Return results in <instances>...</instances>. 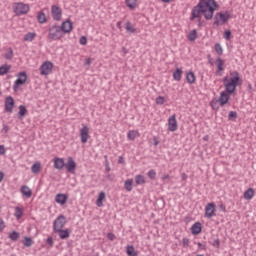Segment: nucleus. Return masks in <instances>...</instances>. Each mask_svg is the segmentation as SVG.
<instances>
[{
  "label": "nucleus",
  "instance_id": "2f4dec72",
  "mask_svg": "<svg viewBox=\"0 0 256 256\" xmlns=\"http://www.w3.org/2000/svg\"><path fill=\"white\" fill-rule=\"evenodd\" d=\"M37 37V33L35 32H28L24 35V41L31 42L33 39Z\"/></svg>",
  "mask_w": 256,
  "mask_h": 256
},
{
  "label": "nucleus",
  "instance_id": "09e8293b",
  "mask_svg": "<svg viewBox=\"0 0 256 256\" xmlns=\"http://www.w3.org/2000/svg\"><path fill=\"white\" fill-rule=\"evenodd\" d=\"M46 244L49 245V247H53V245H54L53 237L49 236V237L46 239Z\"/></svg>",
  "mask_w": 256,
  "mask_h": 256
},
{
  "label": "nucleus",
  "instance_id": "473e14b6",
  "mask_svg": "<svg viewBox=\"0 0 256 256\" xmlns=\"http://www.w3.org/2000/svg\"><path fill=\"white\" fill-rule=\"evenodd\" d=\"M135 183L136 185H145V176L138 174L135 176Z\"/></svg>",
  "mask_w": 256,
  "mask_h": 256
},
{
  "label": "nucleus",
  "instance_id": "6e6552de",
  "mask_svg": "<svg viewBox=\"0 0 256 256\" xmlns=\"http://www.w3.org/2000/svg\"><path fill=\"white\" fill-rule=\"evenodd\" d=\"M51 15L54 21H61L63 17V10L61 9V7H59V5H52Z\"/></svg>",
  "mask_w": 256,
  "mask_h": 256
},
{
  "label": "nucleus",
  "instance_id": "b1692460",
  "mask_svg": "<svg viewBox=\"0 0 256 256\" xmlns=\"http://www.w3.org/2000/svg\"><path fill=\"white\" fill-rule=\"evenodd\" d=\"M125 5L130 11H135L137 8V0H125Z\"/></svg>",
  "mask_w": 256,
  "mask_h": 256
},
{
  "label": "nucleus",
  "instance_id": "dca6fc26",
  "mask_svg": "<svg viewBox=\"0 0 256 256\" xmlns=\"http://www.w3.org/2000/svg\"><path fill=\"white\" fill-rule=\"evenodd\" d=\"M69 173H75V169L77 167V164L75 163V160H73V157L68 158V163L64 165Z\"/></svg>",
  "mask_w": 256,
  "mask_h": 256
},
{
  "label": "nucleus",
  "instance_id": "774afa93",
  "mask_svg": "<svg viewBox=\"0 0 256 256\" xmlns=\"http://www.w3.org/2000/svg\"><path fill=\"white\" fill-rule=\"evenodd\" d=\"M219 209H221V211H226V209H225V205H223V204H221V205H219Z\"/></svg>",
  "mask_w": 256,
  "mask_h": 256
},
{
  "label": "nucleus",
  "instance_id": "f257e3e1",
  "mask_svg": "<svg viewBox=\"0 0 256 256\" xmlns=\"http://www.w3.org/2000/svg\"><path fill=\"white\" fill-rule=\"evenodd\" d=\"M219 9V4L215 0H199L198 4L192 8L190 21L198 19V27H203V20H201V15L204 16L206 21H211L215 11Z\"/></svg>",
  "mask_w": 256,
  "mask_h": 256
},
{
  "label": "nucleus",
  "instance_id": "9b49d317",
  "mask_svg": "<svg viewBox=\"0 0 256 256\" xmlns=\"http://www.w3.org/2000/svg\"><path fill=\"white\" fill-rule=\"evenodd\" d=\"M89 137V127H87V125H83V127L80 129L81 143H87V141H89Z\"/></svg>",
  "mask_w": 256,
  "mask_h": 256
},
{
  "label": "nucleus",
  "instance_id": "c85d7f7f",
  "mask_svg": "<svg viewBox=\"0 0 256 256\" xmlns=\"http://www.w3.org/2000/svg\"><path fill=\"white\" fill-rule=\"evenodd\" d=\"M252 197H255V190H253V188H248L244 192V199H247L249 201Z\"/></svg>",
  "mask_w": 256,
  "mask_h": 256
},
{
  "label": "nucleus",
  "instance_id": "603ef678",
  "mask_svg": "<svg viewBox=\"0 0 256 256\" xmlns=\"http://www.w3.org/2000/svg\"><path fill=\"white\" fill-rule=\"evenodd\" d=\"M189 243H190L189 238H183L182 239L183 247H189Z\"/></svg>",
  "mask_w": 256,
  "mask_h": 256
},
{
  "label": "nucleus",
  "instance_id": "58836bf2",
  "mask_svg": "<svg viewBox=\"0 0 256 256\" xmlns=\"http://www.w3.org/2000/svg\"><path fill=\"white\" fill-rule=\"evenodd\" d=\"M23 245H24V247H31V245H33V239L31 237L25 236Z\"/></svg>",
  "mask_w": 256,
  "mask_h": 256
},
{
  "label": "nucleus",
  "instance_id": "e2e57ef3",
  "mask_svg": "<svg viewBox=\"0 0 256 256\" xmlns=\"http://www.w3.org/2000/svg\"><path fill=\"white\" fill-rule=\"evenodd\" d=\"M210 105L212 109H217V102H211Z\"/></svg>",
  "mask_w": 256,
  "mask_h": 256
},
{
  "label": "nucleus",
  "instance_id": "13d9d810",
  "mask_svg": "<svg viewBox=\"0 0 256 256\" xmlns=\"http://www.w3.org/2000/svg\"><path fill=\"white\" fill-rule=\"evenodd\" d=\"M153 141H154L153 142L154 147H157V145H159V139L157 137H154Z\"/></svg>",
  "mask_w": 256,
  "mask_h": 256
},
{
  "label": "nucleus",
  "instance_id": "3c124183",
  "mask_svg": "<svg viewBox=\"0 0 256 256\" xmlns=\"http://www.w3.org/2000/svg\"><path fill=\"white\" fill-rule=\"evenodd\" d=\"M79 43H80V45H87V36H82L79 39Z\"/></svg>",
  "mask_w": 256,
  "mask_h": 256
},
{
  "label": "nucleus",
  "instance_id": "423d86ee",
  "mask_svg": "<svg viewBox=\"0 0 256 256\" xmlns=\"http://www.w3.org/2000/svg\"><path fill=\"white\" fill-rule=\"evenodd\" d=\"M17 77L18 78L13 84V91L15 92L19 91L20 85H25V83H27V72H20L18 73Z\"/></svg>",
  "mask_w": 256,
  "mask_h": 256
},
{
  "label": "nucleus",
  "instance_id": "c9c22d12",
  "mask_svg": "<svg viewBox=\"0 0 256 256\" xmlns=\"http://www.w3.org/2000/svg\"><path fill=\"white\" fill-rule=\"evenodd\" d=\"M197 37H198L197 30L194 29V30L189 32V34H188V41H191V42L196 41Z\"/></svg>",
  "mask_w": 256,
  "mask_h": 256
},
{
  "label": "nucleus",
  "instance_id": "f3484780",
  "mask_svg": "<svg viewBox=\"0 0 256 256\" xmlns=\"http://www.w3.org/2000/svg\"><path fill=\"white\" fill-rule=\"evenodd\" d=\"M67 199H69V195L63 193H59L55 196V201L58 205H65V203H67Z\"/></svg>",
  "mask_w": 256,
  "mask_h": 256
},
{
  "label": "nucleus",
  "instance_id": "ddd939ff",
  "mask_svg": "<svg viewBox=\"0 0 256 256\" xmlns=\"http://www.w3.org/2000/svg\"><path fill=\"white\" fill-rule=\"evenodd\" d=\"M205 217H207V219H211V217H215V203H208L206 205Z\"/></svg>",
  "mask_w": 256,
  "mask_h": 256
},
{
  "label": "nucleus",
  "instance_id": "bb28decb",
  "mask_svg": "<svg viewBox=\"0 0 256 256\" xmlns=\"http://www.w3.org/2000/svg\"><path fill=\"white\" fill-rule=\"evenodd\" d=\"M37 21L41 25H43V23H47V16H45V12H43V11L38 12Z\"/></svg>",
  "mask_w": 256,
  "mask_h": 256
},
{
  "label": "nucleus",
  "instance_id": "7ed1b4c3",
  "mask_svg": "<svg viewBox=\"0 0 256 256\" xmlns=\"http://www.w3.org/2000/svg\"><path fill=\"white\" fill-rule=\"evenodd\" d=\"M62 37L63 31L61 30V26L55 24L48 29V39L50 41H59Z\"/></svg>",
  "mask_w": 256,
  "mask_h": 256
},
{
  "label": "nucleus",
  "instance_id": "393cba45",
  "mask_svg": "<svg viewBox=\"0 0 256 256\" xmlns=\"http://www.w3.org/2000/svg\"><path fill=\"white\" fill-rule=\"evenodd\" d=\"M126 253L128 256H139V252L135 251V247L133 245H128L126 247Z\"/></svg>",
  "mask_w": 256,
  "mask_h": 256
},
{
  "label": "nucleus",
  "instance_id": "0eeeda50",
  "mask_svg": "<svg viewBox=\"0 0 256 256\" xmlns=\"http://www.w3.org/2000/svg\"><path fill=\"white\" fill-rule=\"evenodd\" d=\"M67 225V218L65 215H59L53 222V231H59L60 229H63Z\"/></svg>",
  "mask_w": 256,
  "mask_h": 256
},
{
  "label": "nucleus",
  "instance_id": "79ce46f5",
  "mask_svg": "<svg viewBox=\"0 0 256 256\" xmlns=\"http://www.w3.org/2000/svg\"><path fill=\"white\" fill-rule=\"evenodd\" d=\"M214 49H215L217 55H223V47L221 46V44L216 43L214 45Z\"/></svg>",
  "mask_w": 256,
  "mask_h": 256
},
{
  "label": "nucleus",
  "instance_id": "20e7f679",
  "mask_svg": "<svg viewBox=\"0 0 256 256\" xmlns=\"http://www.w3.org/2000/svg\"><path fill=\"white\" fill-rule=\"evenodd\" d=\"M15 15L21 17V15H27L31 9L29 4H25L23 2H18L13 7Z\"/></svg>",
  "mask_w": 256,
  "mask_h": 256
},
{
  "label": "nucleus",
  "instance_id": "338daca9",
  "mask_svg": "<svg viewBox=\"0 0 256 256\" xmlns=\"http://www.w3.org/2000/svg\"><path fill=\"white\" fill-rule=\"evenodd\" d=\"M197 245L200 249H205V246L201 242H198Z\"/></svg>",
  "mask_w": 256,
  "mask_h": 256
},
{
  "label": "nucleus",
  "instance_id": "2eb2a0df",
  "mask_svg": "<svg viewBox=\"0 0 256 256\" xmlns=\"http://www.w3.org/2000/svg\"><path fill=\"white\" fill-rule=\"evenodd\" d=\"M168 131H171L172 133L177 131V118L175 114L168 119Z\"/></svg>",
  "mask_w": 256,
  "mask_h": 256
},
{
  "label": "nucleus",
  "instance_id": "8fccbe9b",
  "mask_svg": "<svg viewBox=\"0 0 256 256\" xmlns=\"http://www.w3.org/2000/svg\"><path fill=\"white\" fill-rule=\"evenodd\" d=\"M207 60L209 65H211V67H213V65H215V61L213 60V57H211V54L207 55Z\"/></svg>",
  "mask_w": 256,
  "mask_h": 256
},
{
  "label": "nucleus",
  "instance_id": "ea45409f",
  "mask_svg": "<svg viewBox=\"0 0 256 256\" xmlns=\"http://www.w3.org/2000/svg\"><path fill=\"white\" fill-rule=\"evenodd\" d=\"M125 29H126L127 33H135V31H136V29L133 27L131 22H126Z\"/></svg>",
  "mask_w": 256,
  "mask_h": 256
},
{
  "label": "nucleus",
  "instance_id": "a19ab883",
  "mask_svg": "<svg viewBox=\"0 0 256 256\" xmlns=\"http://www.w3.org/2000/svg\"><path fill=\"white\" fill-rule=\"evenodd\" d=\"M19 232L17 231H12L10 234H9V239H11V241H17V239H19Z\"/></svg>",
  "mask_w": 256,
  "mask_h": 256
},
{
  "label": "nucleus",
  "instance_id": "bf43d9fd",
  "mask_svg": "<svg viewBox=\"0 0 256 256\" xmlns=\"http://www.w3.org/2000/svg\"><path fill=\"white\" fill-rule=\"evenodd\" d=\"M3 131L5 133H9V126H7L6 124H3Z\"/></svg>",
  "mask_w": 256,
  "mask_h": 256
},
{
  "label": "nucleus",
  "instance_id": "e433bc0d",
  "mask_svg": "<svg viewBox=\"0 0 256 256\" xmlns=\"http://www.w3.org/2000/svg\"><path fill=\"white\" fill-rule=\"evenodd\" d=\"M14 216L16 219H21V217H23V209L19 206L15 207Z\"/></svg>",
  "mask_w": 256,
  "mask_h": 256
},
{
  "label": "nucleus",
  "instance_id": "5fc2aeb1",
  "mask_svg": "<svg viewBox=\"0 0 256 256\" xmlns=\"http://www.w3.org/2000/svg\"><path fill=\"white\" fill-rule=\"evenodd\" d=\"M7 153V149H5V145H0V155H5Z\"/></svg>",
  "mask_w": 256,
  "mask_h": 256
},
{
  "label": "nucleus",
  "instance_id": "052dcab7",
  "mask_svg": "<svg viewBox=\"0 0 256 256\" xmlns=\"http://www.w3.org/2000/svg\"><path fill=\"white\" fill-rule=\"evenodd\" d=\"M169 178H170L169 174H164L162 176V181H167V179H169Z\"/></svg>",
  "mask_w": 256,
  "mask_h": 256
},
{
  "label": "nucleus",
  "instance_id": "a878e982",
  "mask_svg": "<svg viewBox=\"0 0 256 256\" xmlns=\"http://www.w3.org/2000/svg\"><path fill=\"white\" fill-rule=\"evenodd\" d=\"M181 77H183V70H181V68H177L173 72V79L174 81H181Z\"/></svg>",
  "mask_w": 256,
  "mask_h": 256
},
{
  "label": "nucleus",
  "instance_id": "4c0bfd02",
  "mask_svg": "<svg viewBox=\"0 0 256 256\" xmlns=\"http://www.w3.org/2000/svg\"><path fill=\"white\" fill-rule=\"evenodd\" d=\"M18 115L20 116V118L25 117L27 115V108L25 107V105L19 106Z\"/></svg>",
  "mask_w": 256,
  "mask_h": 256
},
{
  "label": "nucleus",
  "instance_id": "9d476101",
  "mask_svg": "<svg viewBox=\"0 0 256 256\" xmlns=\"http://www.w3.org/2000/svg\"><path fill=\"white\" fill-rule=\"evenodd\" d=\"M216 67L215 75H217V77H221V75H223V71H225V62L221 57L216 58Z\"/></svg>",
  "mask_w": 256,
  "mask_h": 256
},
{
  "label": "nucleus",
  "instance_id": "4d7b16f0",
  "mask_svg": "<svg viewBox=\"0 0 256 256\" xmlns=\"http://www.w3.org/2000/svg\"><path fill=\"white\" fill-rule=\"evenodd\" d=\"M212 245L213 247H219V245H221V242L219 241V239H215Z\"/></svg>",
  "mask_w": 256,
  "mask_h": 256
},
{
  "label": "nucleus",
  "instance_id": "412c9836",
  "mask_svg": "<svg viewBox=\"0 0 256 256\" xmlns=\"http://www.w3.org/2000/svg\"><path fill=\"white\" fill-rule=\"evenodd\" d=\"M201 231H202L201 222H196L191 226L192 235H199Z\"/></svg>",
  "mask_w": 256,
  "mask_h": 256
},
{
  "label": "nucleus",
  "instance_id": "cd10ccee",
  "mask_svg": "<svg viewBox=\"0 0 256 256\" xmlns=\"http://www.w3.org/2000/svg\"><path fill=\"white\" fill-rule=\"evenodd\" d=\"M103 201H105V193L103 191H101L98 194V198L96 200L97 207H103Z\"/></svg>",
  "mask_w": 256,
  "mask_h": 256
},
{
  "label": "nucleus",
  "instance_id": "0e129e2a",
  "mask_svg": "<svg viewBox=\"0 0 256 256\" xmlns=\"http://www.w3.org/2000/svg\"><path fill=\"white\" fill-rule=\"evenodd\" d=\"M84 65H91V58H87Z\"/></svg>",
  "mask_w": 256,
  "mask_h": 256
},
{
  "label": "nucleus",
  "instance_id": "72a5a7b5",
  "mask_svg": "<svg viewBox=\"0 0 256 256\" xmlns=\"http://www.w3.org/2000/svg\"><path fill=\"white\" fill-rule=\"evenodd\" d=\"M124 189L127 191H133V179H128L124 182Z\"/></svg>",
  "mask_w": 256,
  "mask_h": 256
},
{
  "label": "nucleus",
  "instance_id": "6e6d98bb",
  "mask_svg": "<svg viewBox=\"0 0 256 256\" xmlns=\"http://www.w3.org/2000/svg\"><path fill=\"white\" fill-rule=\"evenodd\" d=\"M5 229V221H3V218H0V231H3Z\"/></svg>",
  "mask_w": 256,
  "mask_h": 256
},
{
  "label": "nucleus",
  "instance_id": "a18cd8bd",
  "mask_svg": "<svg viewBox=\"0 0 256 256\" xmlns=\"http://www.w3.org/2000/svg\"><path fill=\"white\" fill-rule=\"evenodd\" d=\"M5 59L11 60L13 59V49L9 48L8 52L4 55Z\"/></svg>",
  "mask_w": 256,
  "mask_h": 256
},
{
  "label": "nucleus",
  "instance_id": "864d4df0",
  "mask_svg": "<svg viewBox=\"0 0 256 256\" xmlns=\"http://www.w3.org/2000/svg\"><path fill=\"white\" fill-rule=\"evenodd\" d=\"M107 239H109V241H115V234L112 232L107 233Z\"/></svg>",
  "mask_w": 256,
  "mask_h": 256
},
{
  "label": "nucleus",
  "instance_id": "c03bdc74",
  "mask_svg": "<svg viewBox=\"0 0 256 256\" xmlns=\"http://www.w3.org/2000/svg\"><path fill=\"white\" fill-rule=\"evenodd\" d=\"M229 121H235L237 119V112L236 111H230L228 114Z\"/></svg>",
  "mask_w": 256,
  "mask_h": 256
},
{
  "label": "nucleus",
  "instance_id": "680f3d73",
  "mask_svg": "<svg viewBox=\"0 0 256 256\" xmlns=\"http://www.w3.org/2000/svg\"><path fill=\"white\" fill-rule=\"evenodd\" d=\"M182 181H187V175L185 173L181 174Z\"/></svg>",
  "mask_w": 256,
  "mask_h": 256
},
{
  "label": "nucleus",
  "instance_id": "4be33fe9",
  "mask_svg": "<svg viewBox=\"0 0 256 256\" xmlns=\"http://www.w3.org/2000/svg\"><path fill=\"white\" fill-rule=\"evenodd\" d=\"M20 191H21L22 195H24V197H27V199H29L31 197V195H33L31 188H29V186H27V185L22 186Z\"/></svg>",
  "mask_w": 256,
  "mask_h": 256
},
{
  "label": "nucleus",
  "instance_id": "37998d69",
  "mask_svg": "<svg viewBox=\"0 0 256 256\" xmlns=\"http://www.w3.org/2000/svg\"><path fill=\"white\" fill-rule=\"evenodd\" d=\"M147 177H149V179H152L153 181L157 178V172L151 169L150 171L147 172Z\"/></svg>",
  "mask_w": 256,
  "mask_h": 256
},
{
  "label": "nucleus",
  "instance_id": "1a4fd4ad",
  "mask_svg": "<svg viewBox=\"0 0 256 256\" xmlns=\"http://www.w3.org/2000/svg\"><path fill=\"white\" fill-rule=\"evenodd\" d=\"M39 71L40 75H49L53 71V64L50 61H46L40 66Z\"/></svg>",
  "mask_w": 256,
  "mask_h": 256
},
{
  "label": "nucleus",
  "instance_id": "49530a36",
  "mask_svg": "<svg viewBox=\"0 0 256 256\" xmlns=\"http://www.w3.org/2000/svg\"><path fill=\"white\" fill-rule=\"evenodd\" d=\"M165 103V97L163 96H158L156 98V105H163Z\"/></svg>",
  "mask_w": 256,
  "mask_h": 256
},
{
  "label": "nucleus",
  "instance_id": "4468645a",
  "mask_svg": "<svg viewBox=\"0 0 256 256\" xmlns=\"http://www.w3.org/2000/svg\"><path fill=\"white\" fill-rule=\"evenodd\" d=\"M60 29L62 31V35L65 33H71V31H73V23H71V20H66L61 24Z\"/></svg>",
  "mask_w": 256,
  "mask_h": 256
},
{
  "label": "nucleus",
  "instance_id": "aec40b11",
  "mask_svg": "<svg viewBox=\"0 0 256 256\" xmlns=\"http://www.w3.org/2000/svg\"><path fill=\"white\" fill-rule=\"evenodd\" d=\"M218 101L220 103V106L224 107V105H227V103H229V96L226 92H221Z\"/></svg>",
  "mask_w": 256,
  "mask_h": 256
},
{
  "label": "nucleus",
  "instance_id": "c756f323",
  "mask_svg": "<svg viewBox=\"0 0 256 256\" xmlns=\"http://www.w3.org/2000/svg\"><path fill=\"white\" fill-rule=\"evenodd\" d=\"M186 81L189 83V85H193V83H195V73L192 71L188 72L186 74Z\"/></svg>",
  "mask_w": 256,
  "mask_h": 256
},
{
  "label": "nucleus",
  "instance_id": "5701e85b",
  "mask_svg": "<svg viewBox=\"0 0 256 256\" xmlns=\"http://www.w3.org/2000/svg\"><path fill=\"white\" fill-rule=\"evenodd\" d=\"M137 137H139V131L137 130H130L127 133V139L129 141H135V139H137Z\"/></svg>",
  "mask_w": 256,
  "mask_h": 256
},
{
  "label": "nucleus",
  "instance_id": "f8f14e48",
  "mask_svg": "<svg viewBox=\"0 0 256 256\" xmlns=\"http://www.w3.org/2000/svg\"><path fill=\"white\" fill-rule=\"evenodd\" d=\"M15 107V100L11 96L5 98V111L6 113H13Z\"/></svg>",
  "mask_w": 256,
  "mask_h": 256
},
{
  "label": "nucleus",
  "instance_id": "f03ea898",
  "mask_svg": "<svg viewBox=\"0 0 256 256\" xmlns=\"http://www.w3.org/2000/svg\"><path fill=\"white\" fill-rule=\"evenodd\" d=\"M230 75H234L229 79V77H224L223 78V84L225 87L226 93L229 95H233L235 93V90L237 89V86L239 85V81H241V77H239V72L234 71L231 72Z\"/></svg>",
  "mask_w": 256,
  "mask_h": 256
},
{
  "label": "nucleus",
  "instance_id": "7c9ffc66",
  "mask_svg": "<svg viewBox=\"0 0 256 256\" xmlns=\"http://www.w3.org/2000/svg\"><path fill=\"white\" fill-rule=\"evenodd\" d=\"M31 171L32 173H34V175H37V173H41V162L34 163L31 167Z\"/></svg>",
  "mask_w": 256,
  "mask_h": 256
},
{
  "label": "nucleus",
  "instance_id": "6ab92c4d",
  "mask_svg": "<svg viewBox=\"0 0 256 256\" xmlns=\"http://www.w3.org/2000/svg\"><path fill=\"white\" fill-rule=\"evenodd\" d=\"M65 167V160L63 158H54V169L61 171Z\"/></svg>",
  "mask_w": 256,
  "mask_h": 256
},
{
  "label": "nucleus",
  "instance_id": "69168bd1",
  "mask_svg": "<svg viewBox=\"0 0 256 256\" xmlns=\"http://www.w3.org/2000/svg\"><path fill=\"white\" fill-rule=\"evenodd\" d=\"M118 163H124V158H123V156H119V159H118Z\"/></svg>",
  "mask_w": 256,
  "mask_h": 256
},
{
  "label": "nucleus",
  "instance_id": "39448f33",
  "mask_svg": "<svg viewBox=\"0 0 256 256\" xmlns=\"http://www.w3.org/2000/svg\"><path fill=\"white\" fill-rule=\"evenodd\" d=\"M229 19H231V14L229 13V11H225L224 13L218 12L214 17V25H216V27H219L221 23H227Z\"/></svg>",
  "mask_w": 256,
  "mask_h": 256
},
{
  "label": "nucleus",
  "instance_id": "a211bd4d",
  "mask_svg": "<svg viewBox=\"0 0 256 256\" xmlns=\"http://www.w3.org/2000/svg\"><path fill=\"white\" fill-rule=\"evenodd\" d=\"M54 233H58L60 239H69L71 235V230L69 229L63 230V228H61L60 230L54 231Z\"/></svg>",
  "mask_w": 256,
  "mask_h": 256
},
{
  "label": "nucleus",
  "instance_id": "f704fd0d",
  "mask_svg": "<svg viewBox=\"0 0 256 256\" xmlns=\"http://www.w3.org/2000/svg\"><path fill=\"white\" fill-rule=\"evenodd\" d=\"M11 71V65H2L0 66V75H7Z\"/></svg>",
  "mask_w": 256,
  "mask_h": 256
},
{
  "label": "nucleus",
  "instance_id": "de8ad7c7",
  "mask_svg": "<svg viewBox=\"0 0 256 256\" xmlns=\"http://www.w3.org/2000/svg\"><path fill=\"white\" fill-rule=\"evenodd\" d=\"M224 39H225L226 41H230V40H231V30H226V31L224 32Z\"/></svg>",
  "mask_w": 256,
  "mask_h": 256
}]
</instances>
